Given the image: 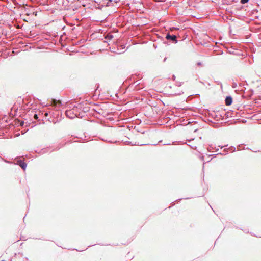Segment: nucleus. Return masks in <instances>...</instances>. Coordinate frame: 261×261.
I'll return each instance as SVG.
<instances>
[{"label":"nucleus","instance_id":"1","mask_svg":"<svg viewBox=\"0 0 261 261\" xmlns=\"http://www.w3.org/2000/svg\"><path fill=\"white\" fill-rule=\"evenodd\" d=\"M61 101L60 100H56L55 99H52L51 101V105L53 106H57V105H61Z\"/></svg>","mask_w":261,"mask_h":261},{"label":"nucleus","instance_id":"2","mask_svg":"<svg viewBox=\"0 0 261 261\" xmlns=\"http://www.w3.org/2000/svg\"><path fill=\"white\" fill-rule=\"evenodd\" d=\"M232 102V99L230 96H227L225 99V103L227 106H230Z\"/></svg>","mask_w":261,"mask_h":261},{"label":"nucleus","instance_id":"3","mask_svg":"<svg viewBox=\"0 0 261 261\" xmlns=\"http://www.w3.org/2000/svg\"><path fill=\"white\" fill-rule=\"evenodd\" d=\"M167 39H171L173 41H176V36L175 35H170L168 34L166 36Z\"/></svg>","mask_w":261,"mask_h":261},{"label":"nucleus","instance_id":"4","mask_svg":"<svg viewBox=\"0 0 261 261\" xmlns=\"http://www.w3.org/2000/svg\"><path fill=\"white\" fill-rule=\"evenodd\" d=\"M20 166L23 169H25L27 167V164L24 162H21L20 163Z\"/></svg>","mask_w":261,"mask_h":261},{"label":"nucleus","instance_id":"5","mask_svg":"<svg viewBox=\"0 0 261 261\" xmlns=\"http://www.w3.org/2000/svg\"><path fill=\"white\" fill-rule=\"evenodd\" d=\"M190 143H191L190 145H191V147H192V148H193V149H196L197 148V146H194V145H193V142H190Z\"/></svg>","mask_w":261,"mask_h":261},{"label":"nucleus","instance_id":"6","mask_svg":"<svg viewBox=\"0 0 261 261\" xmlns=\"http://www.w3.org/2000/svg\"><path fill=\"white\" fill-rule=\"evenodd\" d=\"M249 0H241V3L242 4H245L248 2Z\"/></svg>","mask_w":261,"mask_h":261},{"label":"nucleus","instance_id":"7","mask_svg":"<svg viewBox=\"0 0 261 261\" xmlns=\"http://www.w3.org/2000/svg\"><path fill=\"white\" fill-rule=\"evenodd\" d=\"M34 118L36 119H37L38 118L37 115L35 114L34 116Z\"/></svg>","mask_w":261,"mask_h":261},{"label":"nucleus","instance_id":"8","mask_svg":"<svg viewBox=\"0 0 261 261\" xmlns=\"http://www.w3.org/2000/svg\"><path fill=\"white\" fill-rule=\"evenodd\" d=\"M106 6H110V4H109V3H107V4L106 5Z\"/></svg>","mask_w":261,"mask_h":261},{"label":"nucleus","instance_id":"9","mask_svg":"<svg viewBox=\"0 0 261 261\" xmlns=\"http://www.w3.org/2000/svg\"><path fill=\"white\" fill-rule=\"evenodd\" d=\"M110 3H111L112 2V0H109Z\"/></svg>","mask_w":261,"mask_h":261}]
</instances>
